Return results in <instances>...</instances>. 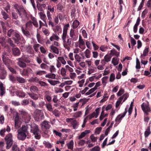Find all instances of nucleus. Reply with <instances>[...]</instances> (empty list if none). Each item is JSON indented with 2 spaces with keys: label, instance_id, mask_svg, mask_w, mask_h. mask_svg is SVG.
I'll list each match as a JSON object with an SVG mask.
<instances>
[{
  "label": "nucleus",
  "instance_id": "1",
  "mask_svg": "<svg viewBox=\"0 0 151 151\" xmlns=\"http://www.w3.org/2000/svg\"><path fill=\"white\" fill-rule=\"evenodd\" d=\"M11 12L13 20H17L18 19V14L21 18H27V17L26 11L24 7L17 4L14 5V7L12 9Z\"/></svg>",
  "mask_w": 151,
  "mask_h": 151
},
{
  "label": "nucleus",
  "instance_id": "2",
  "mask_svg": "<svg viewBox=\"0 0 151 151\" xmlns=\"http://www.w3.org/2000/svg\"><path fill=\"white\" fill-rule=\"evenodd\" d=\"M7 35L9 37H15L13 38L14 42L17 44L20 43L22 45L21 46L24 47L25 41L20 33L17 30L11 28L8 30Z\"/></svg>",
  "mask_w": 151,
  "mask_h": 151
},
{
  "label": "nucleus",
  "instance_id": "3",
  "mask_svg": "<svg viewBox=\"0 0 151 151\" xmlns=\"http://www.w3.org/2000/svg\"><path fill=\"white\" fill-rule=\"evenodd\" d=\"M17 60L18 61L17 65L20 67L23 68H25L26 67V63H29L30 62L28 56L27 55H22L21 58L17 59Z\"/></svg>",
  "mask_w": 151,
  "mask_h": 151
},
{
  "label": "nucleus",
  "instance_id": "4",
  "mask_svg": "<svg viewBox=\"0 0 151 151\" xmlns=\"http://www.w3.org/2000/svg\"><path fill=\"white\" fill-rule=\"evenodd\" d=\"M32 128L31 132L32 133L35 135V137L37 139H39L41 137V132L39 129L38 126L34 124L31 126Z\"/></svg>",
  "mask_w": 151,
  "mask_h": 151
},
{
  "label": "nucleus",
  "instance_id": "5",
  "mask_svg": "<svg viewBox=\"0 0 151 151\" xmlns=\"http://www.w3.org/2000/svg\"><path fill=\"white\" fill-rule=\"evenodd\" d=\"M4 139L6 144V148L8 149L11 147L13 142L12 134L9 133L6 135Z\"/></svg>",
  "mask_w": 151,
  "mask_h": 151
},
{
  "label": "nucleus",
  "instance_id": "6",
  "mask_svg": "<svg viewBox=\"0 0 151 151\" xmlns=\"http://www.w3.org/2000/svg\"><path fill=\"white\" fill-rule=\"evenodd\" d=\"M2 60L3 63L7 67L10 66L12 62L9 58L7 57L6 53L4 52L2 53Z\"/></svg>",
  "mask_w": 151,
  "mask_h": 151
},
{
  "label": "nucleus",
  "instance_id": "7",
  "mask_svg": "<svg viewBox=\"0 0 151 151\" xmlns=\"http://www.w3.org/2000/svg\"><path fill=\"white\" fill-rule=\"evenodd\" d=\"M142 110L147 115L149 114L148 113L151 111L149 105L148 103H143L141 106Z\"/></svg>",
  "mask_w": 151,
  "mask_h": 151
},
{
  "label": "nucleus",
  "instance_id": "8",
  "mask_svg": "<svg viewBox=\"0 0 151 151\" xmlns=\"http://www.w3.org/2000/svg\"><path fill=\"white\" fill-rule=\"evenodd\" d=\"M33 71L32 70L28 68L26 69H24L22 71H20V74L23 76H28L30 74L32 73Z\"/></svg>",
  "mask_w": 151,
  "mask_h": 151
},
{
  "label": "nucleus",
  "instance_id": "9",
  "mask_svg": "<svg viewBox=\"0 0 151 151\" xmlns=\"http://www.w3.org/2000/svg\"><path fill=\"white\" fill-rule=\"evenodd\" d=\"M21 114L22 116V118L26 123H28L30 121V116L29 114H27L25 111H22Z\"/></svg>",
  "mask_w": 151,
  "mask_h": 151
},
{
  "label": "nucleus",
  "instance_id": "10",
  "mask_svg": "<svg viewBox=\"0 0 151 151\" xmlns=\"http://www.w3.org/2000/svg\"><path fill=\"white\" fill-rule=\"evenodd\" d=\"M18 134H17L18 139L21 140L23 141L27 137V134L25 133L22 132L18 131Z\"/></svg>",
  "mask_w": 151,
  "mask_h": 151
},
{
  "label": "nucleus",
  "instance_id": "11",
  "mask_svg": "<svg viewBox=\"0 0 151 151\" xmlns=\"http://www.w3.org/2000/svg\"><path fill=\"white\" fill-rule=\"evenodd\" d=\"M127 112V108H125V111L122 114H120L117 116L115 119V121L116 122H120L122 120V118L125 116Z\"/></svg>",
  "mask_w": 151,
  "mask_h": 151
},
{
  "label": "nucleus",
  "instance_id": "12",
  "mask_svg": "<svg viewBox=\"0 0 151 151\" xmlns=\"http://www.w3.org/2000/svg\"><path fill=\"white\" fill-rule=\"evenodd\" d=\"M36 116L39 120H41L44 118V116L43 112L40 110H37L35 111Z\"/></svg>",
  "mask_w": 151,
  "mask_h": 151
},
{
  "label": "nucleus",
  "instance_id": "13",
  "mask_svg": "<svg viewBox=\"0 0 151 151\" xmlns=\"http://www.w3.org/2000/svg\"><path fill=\"white\" fill-rule=\"evenodd\" d=\"M12 52L13 55L14 56H19L21 54V52L19 48L17 47H14L12 48Z\"/></svg>",
  "mask_w": 151,
  "mask_h": 151
},
{
  "label": "nucleus",
  "instance_id": "14",
  "mask_svg": "<svg viewBox=\"0 0 151 151\" xmlns=\"http://www.w3.org/2000/svg\"><path fill=\"white\" fill-rule=\"evenodd\" d=\"M70 39L73 41H76L78 38V36L75 34L74 30L73 29H71L70 30Z\"/></svg>",
  "mask_w": 151,
  "mask_h": 151
},
{
  "label": "nucleus",
  "instance_id": "15",
  "mask_svg": "<svg viewBox=\"0 0 151 151\" xmlns=\"http://www.w3.org/2000/svg\"><path fill=\"white\" fill-rule=\"evenodd\" d=\"M6 42L7 40L5 37H2L0 38V43L2 47L5 48L8 47V45L6 44Z\"/></svg>",
  "mask_w": 151,
  "mask_h": 151
},
{
  "label": "nucleus",
  "instance_id": "16",
  "mask_svg": "<svg viewBox=\"0 0 151 151\" xmlns=\"http://www.w3.org/2000/svg\"><path fill=\"white\" fill-rule=\"evenodd\" d=\"M21 30L23 34L26 37H29L31 36L30 32L26 28H25L23 27H22Z\"/></svg>",
  "mask_w": 151,
  "mask_h": 151
},
{
  "label": "nucleus",
  "instance_id": "17",
  "mask_svg": "<svg viewBox=\"0 0 151 151\" xmlns=\"http://www.w3.org/2000/svg\"><path fill=\"white\" fill-rule=\"evenodd\" d=\"M41 124L42 128H44L46 129H49L50 127V125L49 124V122L46 120H45L42 122Z\"/></svg>",
  "mask_w": 151,
  "mask_h": 151
},
{
  "label": "nucleus",
  "instance_id": "18",
  "mask_svg": "<svg viewBox=\"0 0 151 151\" xmlns=\"http://www.w3.org/2000/svg\"><path fill=\"white\" fill-rule=\"evenodd\" d=\"M140 18L139 17L137 19L136 24L133 27V31L134 33H136L137 32V27L140 23Z\"/></svg>",
  "mask_w": 151,
  "mask_h": 151
},
{
  "label": "nucleus",
  "instance_id": "19",
  "mask_svg": "<svg viewBox=\"0 0 151 151\" xmlns=\"http://www.w3.org/2000/svg\"><path fill=\"white\" fill-rule=\"evenodd\" d=\"M6 93L5 88L3 86L2 83H0V96H2Z\"/></svg>",
  "mask_w": 151,
  "mask_h": 151
},
{
  "label": "nucleus",
  "instance_id": "20",
  "mask_svg": "<svg viewBox=\"0 0 151 151\" xmlns=\"http://www.w3.org/2000/svg\"><path fill=\"white\" fill-rule=\"evenodd\" d=\"M1 14L3 18L5 20H6L7 19L9 18V15L3 10H2Z\"/></svg>",
  "mask_w": 151,
  "mask_h": 151
},
{
  "label": "nucleus",
  "instance_id": "21",
  "mask_svg": "<svg viewBox=\"0 0 151 151\" xmlns=\"http://www.w3.org/2000/svg\"><path fill=\"white\" fill-rule=\"evenodd\" d=\"M16 95L19 97L24 98L26 96L25 93L22 91H17L16 92Z\"/></svg>",
  "mask_w": 151,
  "mask_h": 151
},
{
  "label": "nucleus",
  "instance_id": "22",
  "mask_svg": "<svg viewBox=\"0 0 151 151\" xmlns=\"http://www.w3.org/2000/svg\"><path fill=\"white\" fill-rule=\"evenodd\" d=\"M109 55L111 56L115 55L117 57H118L119 56V53L118 52H117L114 49H113L110 51V53Z\"/></svg>",
  "mask_w": 151,
  "mask_h": 151
},
{
  "label": "nucleus",
  "instance_id": "23",
  "mask_svg": "<svg viewBox=\"0 0 151 151\" xmlns=\"http://www.w3.org/2000/svg\"><path fill=\"white\" fill-rule=\"evenodd\" d=\"M16 81L17 82L19 83H24L26 82V80L24 78L20 77L17 76L16 77Z\"/></svg>",
  "mask_w": 151,
  "mask_h": 151
},
{
  "label": "nucleus",
  "instance_id": "24",
  "mask_svg": "<svg viewBox=\"0 0 151 151\" xmlns=\"http://www.w3.org/2000/svg\"><path fill=\"white\" fill-rule=\"evenodd\" d=\"M6 72L5 70H3L0 73V79L2 80L6 78Z\"/></svg>",
  "mask_w": 151,
  "mask_h": 151
},
{
  "label": "nucleus",
  "instance_id": "25",
  "mask_svg": "<svg viewBox=\"0 0 151 151\" xmlns=\"http://www.w3.org/2000/svg\"><path fill=\"white\" fill-rule=\"evenodd\" d=\"M80 23L77 20H75L73 22L72 27L73 29L76 28L80 25Z\"/></svg>",
  "mask_w": 151,
  "mask_h": 151
},
{
  "label": "nucleus",
  "instance_id": "26",
  "mask_svg": "<svg viewBox=\"0 0 151 151\" xmlns=\"http://www.w3.org/2000/svg\"><path fill=\"white\" fill-rule=\"evenodd\" d=\"M50 48L52 50L53 52L56 54H58L59 53V51L58 49V48L55 46L52 45L50 46Z\"/></svg>",
  "mask_w": 151,
  "mask_h": 151
},
{
  "label": "nucleus",
  "instance_id": "27",
  "mask_svg": "<svg viewBox=\"0 0 151 151\" xmlns=\"http://www.w3.org/2000/svg\"><path fill=\"white\" fill-rule=\"evenodd\" d=\"M78 43L79 47H81V46H83V45H85L84 41L82 39V37L80 35L79 36Z\"/></svg>",
  "mask_w": 151,
  "mask_h": 151
},
{
  "label": "nucleus",
  "instance_id": "28",
  "mask_svg": "<svg viewBox=\"0 0 151 151\" xmlns=\"http://www.w3.org/2000/svg\"><path fill=\"white\" fill-rule=\"evenodd\" d=\"M28 94L31 98L35 100H37L38 98V95L36 94L28 93Z\"/></svg>",
  "mask_w": 151,
  "mask_h": 151
},
{
  "label": "nucleus",
  "instance_id": "29",
  "mask_svg": "<svg viewBox=\"0 0 151 151\" xmlns=\"http://www.w3.org/2000/svg\"><path fill=\"white\" fill-rule=\"evenodd\" d=\"M151 133V132L150 130V126H148L144 133L145 137H147Z\"/></svg>",
  "mask_w": 151,
  "mask_h": 151
},
{
  "label": "nucleus",
  "instance_id": "30",
  "mask_svg": "<svg viewBox=\"0 0 151 151\" xmlns=\"http://www.w3.org/2000/svg\"><path fill=\"white\" fill-rule=\"evenodd\" d=\"M45 77L47 78H51L52 79H55L56 78V75L55 74L52 73H51L46 75Z\"/></svg>",
  "mask_w": 151,
  "mask_h": 151
},
{
  "label": "nucleus",
  "instance_id": "31",
  "mask_svg": "<svg viewBox=\"0 0 151 151\" xmlns=\"http://www.w3.org/2000/svg\"><path fill=\"white\" fill-rule=\"evenodd\" d=\"M30 90L31 92H37L39 91L38 88L35 86H32L30 87Z\"/></svg>",
  "mask_w": 151,
  "mask_h": 151
},
{
  "label": "nucleus",
  "instance_id": "32",
  "mask_svg": "<svg viewBox=\"0 0 151 151\" xmlns=\"http://www.w3.org/2000/svg\"><path fill=\"white\" fill-rule=\"evenodd\" d=\"M73 140H71L70 142L67 144L68 148V149L73 150Z\"/></svg>",
  "mask_w": 151,
  "mask_h": 151
},
{
  "label": "nucleus",
  "instance_id": "33",
  "mask_svg": "<svg viewBox=\"0 0 151 151\" xmlns=\"http://www.w3.org/2000/svg\"><path fill=\"white\" fill-rule=\"evenodd\" d=\"M9 80L12 82L13 83H15L16 81V77L14 76L12 74L9 75Z\"/></svg>",
  "mask_w": 151,
  "mask_h": 151
},
{
  "label": "nucleus",
  "instance_id": "34",
  "mask_svg": "<svg viewBox=\"0 0 151 151\" xmlns=\"http://www.w3.org/2000/svg\"><path fill=\"white\" fill-rule=\"evenodd\" d=\"M18 131L19 132H23L27 134L28 133L27 128L24 125H22V128L20 129Z\"/></svg>",
  "mask_w": 151,
  "mask_h": 151
},
{
  "label": "nucleus",
  "instance_id": "35",
  "mask_svg": "<svg viewBox=\"0 0 151 151\" xmlns=\"http://www.w3.org/2000/svg\"><path fill=\"white\" fill-rule=\"evenodd\" d=\"M71 124L72 125L74 129H76L77 128L78 125V122L77 120H73L71 122Z\"/></svg>",
  "mask_w": 151,
  "mask_h": 151
},
{
  "label": "nucleus",
  "instance_id": "36",
  "mask_svg": "<svg viewBox=\"0 0 151 151\" xmlns=\"http://www.w3.org/2000/svg\"><path fill=\"white\" fill-rule=\"evenodd\" d=\"M47 81L52 85L55 86L59 83L58 81L47 79Z\"/></svg>",
  "mask_w": 151,
  "mask_h": 151
},
{
  "label": "nucleus",
  "instance_id": "37",
  "mask_svg": "<svg viewBox=\"0 0 151 151\" xmlns=\"http://www.w3.org/2000/svg\"><path fill=\"white\" fill-rule=\"evenodd\" d=\"M39 15H40L41 19L44 22H45L46 17L45 14L42 12H40L39 13Z\"/></svg>",
  "mask_w": 151,
  "mask_h": 151
},
{
  "label": "nucleus",
  "instance_id": "38",
  "mask_svg": "<svg viewBox=\"0 0 151 151\" xmlns=\"http://www.w3.org/2000/svg\"><path fill=\"white\" fill-rule=\"evenodd\" d=\"M50 40L52 41L53 40L58 41L59 40V37L58 36L53 34L52 36L50 37Z\"/></svg>",
  "mask_w": 151,
  "mask_h": 151
},
{
  "label": "nucleus",
  "instance_id": "39",
  "mask_svg": "<svg viewBox=\"0 0 151 151\" xmlns=\"http://www.w3.org/2000/svg\"><path fill=\"white\" fill-rule=\"evenodd\" d=\"M57 60L63 65H65L66 64V61L65 60L64 58L62 57H58Z\"/></svg>",
  "mask_w": 151,
  "mask_h": 151
},
{
  "label": "nucleus",
  "instance_id": "40",
  "mask_svg": "<svg viewBox=\"0 0 151 151\" xmlns=\"http://www.w3.org/2000/svg\"><path fill=\"white\" fill-rule=\"evenodd\" d=\"M82 114L81 111H79L74 113L73 117L75 118L80 117Z\"/></svg>",
  "mask_w": 151,
  "mask_h": 151
},
{
  "label": "nucleus",
  "instance_id": "41",
  "mask_svg": "<svg viewBox=\"0 0 151 151\" xmlns=\"http://www.w3.org/2000/svg\"><path fill=\"white\" fill-rule=\"evenodd\" d=\"M86 57L87 58H89L90 57V51L88 49H87L84 52Z\"/></svg>",
  "mask_w": 151,
  "mask_h": 151
},
{
  "label": "nucleus",
  "instance_id": "42",
  "mask_svg": "<svg viewBox=\"0 0 151 151\" xmlns=\"http://www.w3.org/2000/svg\"><path fill=\"white\" fill-rule=\"evenodd\" d=\"M149 48L147 47L145 48L143 52V55L141 54V56H145L146 55H147L148 53L149 52Z\"/></svg>",
  "mask_w": 151,
  "mask_h": 151
},
{
  "label": "nucleus",
  "instance_id": "43",
  "mask_svg": "<svg viewBox=\"0 0 151 151\" xmlns=\"http://www.w3.org/2000/svg\"><path fill=\"white\" fill-rule=\"evenodd\" d=\"M114 124L113 122H111L110 125L109 127L106 129V130L105 131V135L107 136L108 135V133L110 131V129L113 126V124Z\"/></svg>",
  "mask_w": 151,
  "mask_h": 151
},
{
  "label": "nucleus",
  "instance_id": "44",
  "mask_svg": "<svg viewBox=\"0 0 151 151\" xmlns=\"http://www.w3.org/2000/svg\"><path fill=\"white\" fill-rule=\"evenodd\" d=\"M129 36L130 37L131 42L132 44V49H133V46L136 44V41L132 37H131L130 35Z\"/></svg>",
  "mask_w": 151,
  "mask_h": 151
},
{
  "label": "nucleus",
  "instance_id": "45",
  "mask_svg": "<svg viewBox=\"0 0 151 151\" xmlns=\"http://www.w3.org/2000/svg\"><path fill=\"white\" fill-rule=\"evenodd\" d=\"M96 88H92L90 89V90H89L88 92H86L85 93V95H90L91 93H93V92H94L95 91H96Z\"/></svg>",
  "mask_w": 151,
  "mask_h": 151
},
{
  "label": "nucleus",
  "instance_id": "46",
  "mask_svg": "<svg viewBox=\"0 0 151 151\" xmlns=\"http://www.w3.org/2000/svg\"><path fill=\"white\" fill-rule=\"evenodd\" d=\"M52 112L56 117L59 116L60 114L58 110L55 109L53 111L52 110Z\"/></svg>",
  "mask_w": 151,
  "mask_h": 151
},
{
  "label": "nucleus",
  "instance_id": "47",
  "mask_svg": "<svg viewBox=\"0 0 151 151\" xmlns=\"http://www.w3.org/2000/svg\"><path fill=\"white\" fill-rule=\"evenodd\" d=\"M9 70L12 73L14 74H17V72L16 70L14 69V68H13L10 66L7 67Z\"/></svg>",
  "mask_w": 151,
  "mask_h": 151
},
{
  "label": "nucleus",
  "instance_id": "48",
  "mask_svg": "<svg viewBox=\"0 0 151 151\" xmlns=\"http://www.w3.org/2000/svg\"><path fill=\"white\" fill-rule=\"evenodd\" d=\"M61 74L62 76H65L66 75V70L65 68H62L61 70Z\"/></svg>",
  "mask_w": 151,
  "mask_h": 151
},
{
  "label": "nucleus",
  "instance_id": "49",
  "mask_svg": "<svg viewBox=\"0 0 151 151\" xmlns=\"http://www.w3.org/2000/svg\"><path fill=\"white\" fill-rule=\"evenodd\" d=\"M108 48L107 46L102 45L100 47V50L103 52H105L107 50Z\"/></svg>",
  "mask_w": 151,
  "mask_h": 151
},
{
  "label": "nucleus",
  "instance_id": "50",
  "mask_svg": "<svg viewBox=\"0 0 151 151\" xmlns=\"http://www.w3.org/2000/svg\"><path fill=\"white\" fill-rule=\"evenodd\" d=\"M49 68L50 71L51 73L55 72H56V69L54 65H50Z\"/></svg>",
  "mask_w": 151,
  "mask_h": 151
},
{
  "label": "nucleus",
  "instance_id": "51",
  "mask_svg": "<svg viewBox=\"0 0 151 151\" xmlns=\"http://www.w3.org/2000/svg\"><path fill=\"white\" fill-rule=\"evenodd\" d=\"M148 9H145L142 13L141 17L142 19H144L145 17L146 14L148 12Z\"/></svg>",
  "mask_w": 151,
  "mask_h": 151
},
{
  "label": "nucleus",
  "instance_id": "52",
  "mask_svg": "<svg viewBox=\"0 0 151 151\" xmlns=\"http://www.w3.org/2000/svg\"><path fill=\"white\" fill-rule=\"evenodd\" d=\"M111 57L109 56L108 55H106L104 57V60L106 62H108L110 61Z\"/></svg>",
  "mask_w": 151,
  "mask_h": 151
},
{
  "label": "nucleus",
  "instance_id": "53",
  "mask_svg": "<svg viewBox=\"0 0 151 151\" xmlns=\"http://www.w3.org/2000/svg\"><path fill=\"white\" fill-rule=\"evenodd\" d=\"M115 78V75L114 73H112L110 75V77L109 81L110 82H113Z\"/></svg>",
  "mask_w": 151,
  "mask_h": 151
},
{
  "label": "nucleus",
  "instance_id": "54",
  "mask_svg": "<svg viewBox=\"0 0 151 151\" xmlns=\"http://www.w3.org/2000/svg\"><path fill=\"white\" fill-rule=\"evenodd\" d=\"M67 40L66 41V40H65V41H63V43H65L67 44H68V45H71V40L70 38H69V37H67Z\"/></svg>",
  "mask_w": 151,
  "mask_h": 151
},
{
  "label": "nucleus",
  "instance_id": "55",
  "mask_svg": "<svg viewBox=\"0 0 151 151\" xmlns=\"http://www.w3.org/2000/svg\"><path fill=\"white\" fill-rule=\"evenodd\" d=\"M46 107L47 109L50 111H52V106L49 104H46Z\"/></svg>",
  "mask_w": 151,
  "mask_h": 151
},
{
  "label": "nucleus",
  "instance_id": "56",
  "mask_svg": "<svg viewBox=\"0 0 151 151\" xmlns=\"http://www.w3.org/2000/svg\"><path fill=\"white\" fill-rule=\"evenodd\" d=\"M40 46V45L38 44H35L33 45V48L36 52H37L38 51L39 48Z\"/></svg>",
  "mask_w": 151,
  "mask_h": 151
},
{
  "label": "nucleus",
  "instance_id": "57",
  "mask_svg": "<svg viewBox=\"0 0 151 151\" xmlns=\"http://www.w3.org/2000/svg\"><path fill=\"white\" fill-rule=\"evenodd\" d=\"M70 27V25L69 24H65L64 27L63 32H67L68 29Z\"/></svg>",
  "mask_w": 151,
  "mask_h": 151
},
{
  "label": "nucleus",
  "instance_id": "58",
  "mask_svg": "<svg viewBox=\"0 0 151 151\" xmlns=\"http://www.w3.org/2000/svg\"><path fill=\"white\" fill-rule=\"evenodd\" d=\"M124 92V90L122 88H121L117 93V95L118 96H120L122 94H123Z\"/></svg>",
  "mask_w": 151,
  "mask_h": 151
},
{
  "label": "nucleus",
  "instance_id": "59",
  "mask_svg": "<svg viewBox=\"0 0 151 151\" xmlns=\"http://www.w3.org/2000/svg\"><path fill=\"white\" fill-rule=\"evenodd\" d=\"M67 36V32H63V35L62 36V38L63 41H65Z\"/></svg>",
  "mask_w": 151,
  "mask_h": 151
},
{
  "label": "nucleus",
  "instance_id": "60",
  "mask_svg": "<svg viewBox=\"0 0 151 151\" xmlns=\"http://www.w3.org/2000/svg\"><path fill=\"white\" fill-rule=\"evenodd\" d=\"M117 58H112L111 62L115 66L118 63V62L117 61Z\"/></svg>",
  "mask_w": 151,
  "mask_h": 151
},
{
  "label": "nucleus",
  "instance_id": "61",
  "mask_svg": "<svg viewBox=\"0 0 151 151\" xmlns=\"http://www.w3.org/2000/svg\"><path fill=\"white\" fill-rule=\"evenodd\" d=\"M53 133L56 136H58L59 137H61L62 136V134L61 133L58 132L55 130L53 129Z\"/></svg>",
  "mask_w": 151,
  "mask_h": 151
},
{
  "label": "nucleus",
  "instance_id": "62",
  "mask_svg": "<svg viewBox=\"0 0 151 151\" xmlns=\"http://www.w3.org/2000/svg\"><path fill=\"white\" fill-rule=\"evenodd\" d=\"M141 67L140 65V62L138 58L136 59V68L137 69H139Z\"/></svg>",
  "mask_w": 151,
  "mask_h": 151
},
{
  "label": "nucleus",
  "instance_id": "63",
  "mask_svg": "<svg viewBox=\"0 0 151 151\" xmlns=\"http://www.w3.org/2000/svg\"><path fill=\"white\" fill-rule=\"evenodd\" d=\"M55 29L58 33H61L62 32V28L60 26H57L55 27Z\"/></svg>",
  "mask_w": 151,
  "mask_h": 151
},
{
  "label": "nucleus",
  "instance_id": "64",
  "mask_svg": "<svg viewBox=\"0 0 151 151\" xmlns=\"http://www.w3.org/2000/svg\"><path fill=\"white\" fill-rule=\"evenodd\" d=\"M12 151H19V149L17 145H13L12 148Z\"/></svg>",
  "mask_w": 151,
  "mask_h": 151
}]
</instances>
